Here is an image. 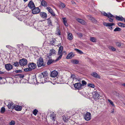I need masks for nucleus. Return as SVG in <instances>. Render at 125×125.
Wrapping results in <instances>:
<instances>
[{
    "mask_svg": "<svg viewBox=\"0 0 125 125\" xmlns=\"http://www.w3.org/2000/svg\"><path fill=\"white\" fill-rule=\"evenodd\" d=\"M40 75V76L39 77V79H40V82H38V83H44L48 82L47 80V78H48V73L46 71L42 73L41 75ZM33 80L34 83L37 82L36 78H34Z\"/></svg>",
    "mask_w": 125,
    "mask_h": 125,
    "instance_id": "f257e3e1",
    "label": "nucleus"
},
{
    "mask_svg": "<svg viewBox=\"0 0 125 125\" xmlns=\"http://www.w3.org/2000/svg\"><path fill=\"white\" fill-rule=\"evenodd\" d=\"M37 63V65L38 67L44 66L45 65V64L44 63L43 59L42 57H40L38 59Z\"/></svg>",
    "mask_w": 125,
    "mask_h": 125,
    "instance_id": "f03ea898",
    "label": "nucleus"
},
{
    "mask_svg": "<svg viewBox=\"0 0 125 125\" xmlns=\"http://www.w3.org/2000/svg\"><path fill=\"white\" fill-rule=\"evenodd\" d=\"M103 25L106 27H109V28L110 30H112L113 28L112 26L115 25V24L113 23H107L106 22H104L103 23Z\"/></svg>",
    "mask_w": 125,
    "mask_h": 125,
    "instance_id": "7ed1b4c3",
    "label": "nucleus"
},
{
    "mask_svg": "<svg viewBox=\"0 0 125 125\" xmlns=\"http://www.w3.org/2000/svg\"><path fill=\"white\" fill-rule=\"evenodd\" d=\"M100 94L98 92H94L93 93V98L95 100H97L99 99Z\"/></svg>",
    "mask_w": 125,
    "mask_h": 125,
    "instance_id": "20e7f679",
    "label": "nucleus"
},
{
    "mask_svg": "<svg viewBox=\"0 0 125 125\" xmlns=\"http://www.w3.org/2000/svg\"><path fill=\"white\" fill-rule=\"evenodd\" d=\"M91 114L89 112H87L84 115V119L86 121H89L91 119Z\"/></svg>",
    "mask_w": 125,
    "mask_h": 125,
    "instance_id": "39448f33",
    "label": "nucleus"
},
{
    "mask_svg": "<svg viewBox=\"0 0 125 125\" xmlns=\"http://www.w3.org/2000/svg\"><path fill=\"white\" fill-rule=\"evenodd\" d=\"M56 53V51L53 49H52L50 50V53L48 54L47 55V57L49 58H51L52 55L55 54Z\"/></svg>",
    "mask_w": 125,
    "mask_h": 125,
    "instance_id": "423d86ee",
    "label": "nucleus"
},
{
    "mask_svg": "<svg viewBox=\"0 0 125 125\" xmlns=\"http://www.w3.org/2000/svg\"><path fill=\"white\" fill-rule=\"evenodd\" d=\"M19 63L21 66H25L27 63V60L25 59H23L20 60L19 62Z\"/></svg>",
    "mask_w": 125,
    "mask_h": 125,
    "instance_id": "0eeeda50",
    "label": "nucleus"
},
{
    "mask_svg": "<svg viewBox=\"0 0 125 125\" xmlns=\"http://www.w3.org/2000/svg\"><path fill=\"white\" fill-rule=\"evenodd\" d=\"M8 108L12 109H14L15 105L12 102L9 103L8 105H7Z\"/></svg>",
    "mask_w": 125,
    "mask_h": 125,
    "instance_id": "6e6552de",
    "label": "nucleus"
},
{
    "mask_svg": "<svg viewBox=\"0 0 125 125\" xmlns=\"http://www.w3.org/2000/svg\"><path fill=\"white\" fill-rule=\"evenodd\" d=\"M82 86V84L80 83H76L74 84V86L75 88L78 90L81 89Z\"/></svg>",
    "mask_w": 125,
    "mask_h": 125,
    "instance_id": "1a4fd4ad",
    "label": "nucleus"
},
{
    "mask_svg": "<svg viewBox=\"0 0 125 125\" xmlns=\"http://www.w3.org/2000/svg\"><path fill=\"white\" fill-rule=\"evenodd\" d=\"M5 67L6 70L8 71L11 70L13 68L12 65L10 63L7 64L5 65Z\"/></svg>",
    "mask_w": 125,
    "mask_h": 125,
    "instance_id": "9d476101",
    "label": "nucleus"
},
{
    "mask_svg": "<svg viewBox=\"0 0 125 125\" xmlns=\"http://www.w3.org/2000/svg\"><path fill=\"white\" fill-rule=\"evenodd\" d=\"M40 11V9L38 7H35L32 9V12L34 14H38Z\"/></svg>",
    "mask_w": 125,
    "mask_h": 125,
    "instance_id": "9b49d317",
    "label": "nucleus"
},
{
    "mask_svg": "<svg viewBox=\"0 0 125 125\" xmlns=\"http://www.w3.org/2000/svg\"><path fill=\"white\" fill-rule=\"evenodd\" d=\"M28 6L31 10L35 7L34 3L32 1H30L28 5Z\"/></svg>",
    "mask_w": 125,
    "mask_h": 125,
    "instance_id": "f8f14e48",
    "label": "nucleus"
},
{
    "mask_svg": "<svg viewBox=\"0 0 125 125\" xmlns=\"http://www.w3.org/2000/svg\"><path fill=\"white\" fill-rule=\"evenodd\" d=\"M29 68L32 70V69H35L36 66V64L33 63H29L28 65Z\"/></svg>",
    "mask_w": 125,
    "mask_h": 125,
    "instance_id": "ddd939ff",
    "label": "nucleus"
},
{
    "mask_svg": "<svg viewBox=\"0 0 125 125\" xmlns=\"http://www.w3.org/2000/svg\"><path fill=\"white\" fill-rule=\"evenodd\" d=\"M102 14L104 16L107 17L108 18H113V17H115L113 15L110 13H106L104 11L103 12Z\"/></svg>",
    "mask_w": 125,
    "mask_h": 125,
    "instance_id": "4468645a",
    "label": "nucleus"
},
{
    "mask_svg": "<svg viewBox=\"0 0 125 125\" xmlns=\"http://www.w3.org/2000/svg\"><path fill=\"white\" fill-rule=\"evenodd\" d=\"M58 74V72L54 70L51 73L50 76L52 77H56Z\"/></svg>",
    "mask_w": 125,
    "mask_h": 125,
    "instance_id": "2eb2a0df",
    "label": "nucleus"
},
{
    "mask_svg": "<svg viewBox=\"0 0 125 125\" xmlns=\"http://www.w3.org/2000/svg\"><path fill=\"white\" fill-rule=\"evenodd\" d=\"M91 75L94 78L99 79L100 78V76L96 72L92 73L91 74Z\"/></svg>",
    "mask_w": 125,
    "mask_h": 125,
    "instance_id": "dca6fc26",
    "label": "nucleus"
},
{
    "mask_svg": "<svg viewBox=\"0 0 125 125\" xmlns=\"http://www.w3.org/2000/svg\"><path fill=\"white\" fill-rule=\"evenodd\" d=\"M22 107L21 106L18 105H15V106L14 109L16 111H21L22 109Z\"/></svg>",
    "mask_w": 125,
    "mask_h": 125,
    "instance_id": "f3484780",
    "label": "nucleus"
},
{
    "mask_svg": "<svg viewBox=\"0 0 125 125\" xmlns=\"http://www.w3.org/2000/svg\"><path fill=\"white\" fill-rule=\"evenodd\" d=\"M74 55L73 52H71L69 53L67 55L66 58L67 59H70L72 58L74 56Z\"/></svg>",
    "mask_w": 125,
    "mask_h": 125,
    "instance_id": "a211bd4d",
    "label": "nucleus"
},
{
    "mask_svg": "<svg viewBox=\"0 0 125 125\" xmlns=\"http://www.w3.org/2000/svg\"><path fill=\"white\" fill-rule=\"evenodd\" d=\"M40 14L41 17L43 19H45L47 18V14L45 13L41 12Z\"/></svg>",
    "mask_w": 125,
    "mask_h": 125,
    "instance_id": "6ab92c4d",
    "label": "nucleus"
},
{
    "mask_svg": "<svg viewBox=\"0 0 125 125\" xmlns=\"http://www.w3.org/2000/svg\"><path fill=\"white\" fill-rule=\"evenodd\" d=\"M46 9L48 11L51 13L52 15L54 16H55V14L53 12V10L50 7H48Z\"/></svg>",
    "mask_w": 125,
    "mask_h": 125,
    "instance_id": "aec40b11",
    "label": "nucleus"
},
{
    "mask_svg": "<svg viewBox=\"0 0 125 125\" xmlns=\"http://www.w3.org/2000/svg\"><path fill=\"white\" fill-rule=\"evenodd\" d=\"M50 118L53 121H55L56 119V115L53 113H52L50 115Z\"/></svg>",
    "mask_w": 125,
    "mask_h": 125,
    "instance_id": "412c9836",
    "label": "nucleus"
},
{
    "mask_svg": "<svg viewBox=\"0 0 125 125\" xmlns=\"http://www.w3.org/2000/svg\"><path fill=\"white\" fill-rule=\"evenodd\" d=\"M116 20L118 21H122L124 19V18L122 16L121 17L116 16L115 17Z\"/></svg>",
    "mask_w": 125,
    "mask_h": 125,
    "instance_id": "4be33fe9",
    "label": "nucleus"
},
{
    "mask_svg": "<svg viewBox=\"0 0 125 125\" xmlns=\"http://www.w3.org/2000/svg\"><path fill=\"white\" fill-rule=\"evenodd\" d=\"M41 5L44 7L47 6V3L46 1L44 0H42L41 1Z\"/></svg>",
    "mask_w": 125,
    "mask_h": 125,
    "instance_id": "5701e85b",
    "label": "nucleus"
},
{
    "mask_svg": "<svg viewBox=\"0 0 125 125\" xmlns=\"http://www.w3.org/2000/svg\"><path fill=\"white\" fill-rule=\"evenodd\" d=\"M63 21V22L64 25L66 26H68V24L67 22V21L66 20V18H62Z\"/></svg>",
    "mask_w": 125,
    "mask_h": 125,
    "instance_id": "b1692460",
    "label": "nucleus"
},
{
    "mask_svg": "<svg viewBox=\"0 0 125 125\" xmlns=\"http://www.w3.org/2000/svg\"><path fill=\"white\" fill-rule=\"evenodd\" d=\"M77 20L79 22L83 24H85V21L82 19L78 18L77 19Z\"/></svg>",
    "mask_w": 125,
    "mask_h": 125,
    "instance_id": "393cba45",
    "label": "nucleus"
},
{
    "mask_svg": "<svg viewBox=\"0 0 125 125\" xmlns=\"http://www.w3.org/2000/svg\"><path fill=\"white\" fill-rule=\"evenodd\" d=\"M63 49V47L62 46H61L59 48L58 54H59L61 53H63L62 52Z\"/></svg>",
    "mask_w": 125,
    "mask_h": 125,
    "instance_id": "a878e982",
    "label": "nucleus"
},
{
    "mask_svg": "<svg viewBox=\"0 0 125 125\" xmlns=\"http://www.w3.org/2000/svg\"><path fill=\"white\" fill-rule=\"evenodd\" d=\"M56 40L54 38H52L50 41V44L51 45H54L55 44V41Z\"/></svg>",
    "mask_w": 125,
    "mask_h": 125,
    "instance_id": "bb28decb",
    "label": "nucleus"
},
{
    "mask_svg": "<svg viewBox=\"0 0 125 125\" xmlns=\"http://www.w3.org/2000/svg\"><path fill=\"white\" fill-rule=\"evenodd\" d=\"M73 37L71 33H69L68 35V39L69 40H72L73 39Z\"/></svg>",
    "mask_w": 125,
    "mask_h": 125,
    "instance_id": "cd10ccee",
    "label": "nucleus"
},
{
    "mask_svg": "<svg viewBox=\"0 0 125 125\" xmlns=\"http://www.w3.org/2000/svg\"><path fill=\"white\" fill-rule=\"evenodd\" d=\"M71 62L73 64H77L79 62V61L76 60H73L71 61Z\"/></svg>",
    "mask_w": 125,
    "mask_h": 125,
    "instance_id": "c85d7f7f",
    "label": "nucleus"
},
{
    "mask_svg": "<svg viewBox=\"0 0 125 125\" xmlns=\"http://www.w3.org/2000/svg\"><path fill=\"white\" fill-rule=\"evenodd\" d=\"M12 64L15 67H17L19 66V63L18 62H13L12 63Z\"/></svg>",
    "mask_w": 125,
    "mask_h": 125,
    "instance_id": "c756f323",
    "label": "nucleus"
},
{
    "mask_svg": "<svg viewBox=\"0 0 125 125\" xmlns=\"http://www.w3.org/2000/svg\"><path fill=\"white\" fill-rule=\"evenodd\" d=\"M90 41L93 42H96L97 39L93 37H91L90 38Z\"/></svg>",
    "mask_w": 125,
    "mask_h": 125,
    "instance_id": "7c9ffc66",
    "label": "nucleus"
},
{
    "mask_svg": "<svg viewBox=\"0 0 125 125\" xmlns=\"http://www.w3.org/2000/svg\"><path fill=\"white\" fill-rule=\"evenodd\" d=\"M118 25L120 26L123 27H125V24L121 22H118L117 23Z\"/></svg>",
    "mask_w": 125,
    "mask_h": 125,
    "instance_id": "2f4dec72",
    "label": "nucleus"
},
{
    "mask_svg": "<svg viewBox=\"0 0 125 125\" xmlns=\"http://www.w3.org/2000/svg\"><path fill=\"white\" fill-rule=\"evenodd\" d=\"M47 20H48L47 24H48V25L49 26H53L52 25V23L51 21L49 19H47Z\"/></svg>",
    "mask_w": 125,
    "mask_h": 125,
    "instance_id": "473e14b6",
    "label": "nucleus"
},
{
    "mask_svg": "<svg viewBox=\"0 0 125 125\" xmlns=\"http://www.w3.org/2000/svg\"><path fill=\"white\" fill-rule=\"evenodd\" d=\"M59 6L60 8H63L65 6V4L62 3H61L59 4Z\"/></svg>",
    "mask_w": 125,
    "mask_h": 125,
    "instance_id": "72a5a7b5",
    "label": "nucleus"
},
{
    "mask_svg": "<svg viewBox=\"0 0 125 125\" xmlns=\"http://www.w3.org/2000/svg\"><path fill=\"white\" fill-rule=\"evenodd\" d=\"M62 54L63 53H61V54H59V55H60L56 59V61H57L60 59L62 56Z\"/></svg>",
    "mask_w": 125,
    "mask_h": 125,
    "instance_id": "f704fd0d",
    "label": "nucleus"
},
{
    "mask_svg": "<svg viewBox=\"0 0 125 125\" xmlns=\"http://www.w3.org/2000/svg\"><path fill=\"white\" fill-rule=\"evenodd\" d=\"M38 111L36 109H35L33 111L32 113L35 115H36L37 114Z\"/></svg>",
    "mask_w": 125,
    "mask_h": 125,
    "instance_id": "c9c22d12",
    "label": "nucleus"
},
{
    "mask_svg": "<svg viewBox=\"0 0 125 125\" xmlns=\"http://www.w3.org/2000/svg\"><path fill=\"white\" fill-rule=\"evenodd\" d=\"M15 124V122L13 120H11V122L9 123V125H14Z\"/></svg>",
    "mask_w": 125,
    "mask_h": 125,
    "instance_id": "e433bc0d",
    "label": "nucleus"
},
{
    "mask_svg": "<svg viewBox=\"0 0 125 125\" xmlns=\"http://www.w3.org/2000/svg\"><path fill=\"white\" fill-rule=\"evenodd\" d=\"M74 50H75L77 52L80 54H82L83 53V52L82 51L78 49H75Z\"/></svg>",
    "mask_w": 125,
    "mask_h": 125,
    "instance_id": "4c0bfd02",
    "label": "nucleus"
},
{
    "mask_svg": "<svg viewBox=\"0 0 125 125\" xmlns=\"http://www.w3.org/2000/svg\"><path fill=\"white\" fill-rule=\"evenodd\" d=\"M53 61L52 59H50L47 62V64L48 65H50L53 62Z\"/></svg>",
    "mask_w": 125,
    "mask_h": 125,
    "instance_id": "58836bf2",
    "label": "nucleus"
},
{
    "mask_svg": "<svg viewBox=\"0 0 125 125\" xmlns=\"http://www.w3.org/2000/svg\"><path fill=\"white\" fill-rule=\"evenodd\" d=\"M121 30V29L118 27H116L114 30V31H120Z\"/></svg>",
    "mask_w": 125,
    "mask_h": 125,
    "instance_id": "ea45409f",
    "label": "nucleus"
},
{
    "mask_svg": "<svg viewBox=\"0 0 125 125\" xmlns=\"http://www.w3.org/2000/svg\"><path fill=\"white\" fill-rule=\"evenodd\" d=\"M63 120L65 122H67L68 121V118L66 117L65 116H62Z\"/></svg>",
    "mask_w": 125,
    "mask_h": 125,
    "instance_id": "a19ab883",
    "label": "nucleus"
},
{
    "mask_svg": "<svg viewBox=\"0 0 125 125\" xmlns=\"http://www.w3.org/2000/svg\"><path fill=\"white\" fill-rule=\"evenodd\" d=\"M31 70H32L29 68L24 69V71L25 72L30 71H31Z\"/></svg>",
    "mask_w": 125,
    "mask_h": 125,
    "instance_id": "79ce46f5",
    "label": "nucleus"
},
{
    "mask_svg": "<svg viewBox=\"0 0 125 125\" xmlns=\"http://www.w3.org/2000/svg\"><path fill=\"white\" fill-rule=\"evenodd\" d=\"M109 48L110 49H111L112 51H115L116 50V49L115 48L112 46H110L109 47Z\"/></svg>",
    "mask_w": 125,
    "mask_h": 125,
    "instance_id": "37998d69",
    "label": "nucleus"
},
{
    "mask_svg": "<svg viewBox=\"0 0 125 125\" xmlns=\"http://www.w3.org/2000/svg\"><path fill=\"white\" fill-rule=\"evenodd\" d=\"M108 101L109 102L110 104L112 105L113 106H115L114 105L113 103V102H112V101L110 99H108Z\"/></svg>",
    "mask_w": 125,
    "mask_h": 125,
    "instance_id": "c03bdc74",
    "label": "nucleus"
},
{
    "mask_svg": "<svg viewBox=\"0 0 125 125\" xmlns=\"http://www.w3.org/2000/svg\"><path fill=\"white\" fill-rule=\"evenodd\" d=\"M82 86H83L84 85H86V81L84 80L82 81Z\"/></svg>",
    "mask_w": 125,
    "mask_h": 125,
    "instance_id": "a18cd8bd",
    "label": "nucleus"
},
{
    "mask_svg": "<svg viewBox=\"0 0 125 125\" xmlns=\"http://www.w3.org/2000/svg\"><path fill=\"white\" fill-rule=\"evenodd\" d=\"M5 111V109L4 107H2L1 109V113H3Z\"/></svg>",
    "mask_w": 125,
    "mask_h": 125,
    "instance_id": "49530a36",
    "label": "nucleus"
},
{
    "mask_svg": "<svg viewBox=\"0 0 125 125\" xmlns=\"http://www.w3.org/2000/svg\"><path fill=\"white\" fill-rule=\"evenodd\" d=\"M88 86L91 87L92 88H94V84H92L91 83H89L88 84Z\"/></svg>",
    "mask_w": 125,
    "mask_h": 125,
    "instance_id": "de8ad7c7",
    "label": "nucleus"
},
{
    "mask_svg": "<svg viewBox=\"0 0 125 125\" xmlns=\"http://www.w3.org/2000/svg\"><path fill=\"white\" fill-rule=\"evenodd\" d=\"M57 33L56 34L59 35H61V32L59 30H57L56 31Z\"/></svg>",
    "mask_w": 125,
    "mask_h": 125,
    "instance_id": "09e8293b",
    "label": "nucleus"
},
{
    "mask_svg": "<svg viewBox=\"0 0 125 125\" xmlns=\"http://www.w3.org/2000/svg\"><path fill=\"white\" fill-rule=\"evenodd\" d=\"M109 18L108 20L110 22H112L113 21V19L112 18H111V17L108 18Z\"/></svg>",
    "mask_w": 125,
    "mask_h": 125,
    "instance_id": "8fccbe9b",
    "label": "nucleus"
},
{
    "mask_svg": "<svg viewBox=\"0 0 125 125\" xmlns=\"http://www.w3.org/2000/svg\"><path fill=\"white\" fill-rule=\"evenodd\" d=\"M71 78H72L73 80L75 79V76L73 74H72L71 76Z\"/></svg>",
    "mask_w": 125,
    "mask_h": 125,
    "instance_id": "3c124183",
    "label": "nucleus"
},
{
    "mask_svg": "<svg viewBox=\"0 0 125 125\" xmlns=\"http://www.w3.org/2000/svg\"><path fill=\"white\" fill-rule=\"evenodd\" d=\"M116 45L118 47H119L121 46V43L119 42H116Z\"/></svg>",
    "mask_w": 125,
    "mask_h": 125,
    "instance_id": "603ef678",
    "label": "nucleus"
},
{
    "mask_svg": "<svg viewBox=\"0 0 125 125\" xmlns=\"http://www.w3.org/2000/svg\"><path fill=\"white\" fill-rule=\"evenodd\" d=\"M14 72L16 73H20L22 72V71L21 70H16L14 71Z\"/></svg>",
    "mask_w": 125,
    "mask_h": 125,
    "instance_id": "864d4df0",
    "label": "nucleus"
},
{
    "mask_svg": "<svg viewBox=\"0 0 125 125\" xmlns=\"http://www.w3.org/2000/svg\"><path fill=\"white\" fill-rule=\"evenodd\" d=\"M6 47L9 49H11L12 48V47L11 46H10V45H6Z\"/></svg>",
    "mask_w": 125,
    "mask_h": 125,
    "instance_id": "5fc2aeb1",
    "label": "nucleus"
},
{
    "mask_svg": "<svg viewBox=\"0 0 125 125\" xmlns=\"http://www.w3.org/2000/svg\"><path fill=\"white\" fill-rule=\"evenodd\" d=\"M79 36L80 37H81L83 36V35L82 33H79L78 34Z\"/></svg>",
    "mask_w": 125,
    "mask_h": 125,
    "instance_id": "6e6d98bb",
    "label": "nucleus"
},
{
    "mask_svg": "<svg viewBox=\"0 0 125 125\" xmlns=\"http://www.w3.org/2000/svg\"><path fill=\"white\" fill-rule=\"evenodd\" d=\"M24 76V75L23 74H20V76L19 77H20V78H23Z\"/></svg>",
    "mask_w": 125,
    "mask_h": 125,
    "instance_id": "4d7b16f0",
    "label": "nucleus"
},
{
    "mask_svg": "<svg viewBox=\"0 0 125 125\" xmlns=\"http://www.w3.org/2000/svg\"><path fill=\"white\" fill-rule=\"evenodd\" d=\"M90 20H94V19L92 17H90Z\"/></svg>",
    "mask_w": 125,
    "mask_h": 125,
    "instance_id": "13d9d810",
    "label": "nucleus"
},
{
    "mask_svg": "<svg viewBox=\"0 0 125 125\" xmlns=\"http://www.w3.org/2000/svg\"><path fill=\"white\" fill-rule=\"evenodd\" d=\"M21 45L18 44L17 45V46L18 48H20V47H21Z\"/></svg>",
    "mask_w": 125,
    "mask_h": 125,
    "instance_id": "bf43d9fd",
    "label": "nucleus"
},
{
    "mask_svg": "<svg viewBox=\"0 0 125 125\" xmlns=\"http://www.w3.org/2000/svg\"><path fill=\"white\" fill-rule=\"evenodd\" d=\"M4 73V72L0 71V74H3Z\"/></svg>",
    "mask_w": 125,
    "mask_h": 125,
    "instance_id": "052dcab7",
    "label": "nucleus"
},
{
    "mask_svg": "<svg viewBox=\"0 0 125 125\" xmlns=\"http://www.w3.org/2000/svg\"><path fill=\"white\" fill-rule=\"evenodd\" d=\"M61 43H59L58 44V45H57V46H61Z\"/></svg>",
    "mask_w": 125,
    "mask_h": 125,
    "instance_id": "680f3d73",
    "label": "nucleus"
},
{
    "mask_svg": "<svg viewBox=\"0 0 125 125\" xmlns=\"http://www.w3.org/2000/svg\"><path fill=\"white\" fill-rule=\"evenodd\" d=\"M20 74H17L16 75V76H20Z\"/></svg>",
    "mask_w": 125,
    "mask_h": 125,
    "instance_id": "e2e57ef3",
    "label": "nucleus"
},
{
    "mask_svg": "<svg viewBox=\"0 0 125 125\" xmlns=\"http://www.w3.org/2000/svg\"><path fill=\"white\" fill-rule=\"evenodd\" d=\"M3 79V78L2 77H0V80H2Z\"/></svg>",
    "mask_w": 125,
    "mask_h": 125,
    "instance_id": "0e129e2a",
    "label": "nucleus"
},
{
    "mask_svg": "<svg viewBox=\"0 0 125 125\" xmlns=\"http://www.w3.org/2000/svg\"><path fill=\"white\" fill-rule=\"evenodd\" d=\"M122 85L124 86H125V83L123 84Z\"/></svg>",
    "mask_w": 125,
    "mask_h": 125,
    "instance_id": "69168bd1",
    "label": "nucleus"
},
{
    "mask_svg": "<svg viewBox=\"0 0 125 125\" xmlns=\"http://www.w3.org/2000/svg\"><path fill=\"white\" fill-rule=\"evenodd\" d=\"M25 2H26L28 0H23Z\"/></svg>",
    "mask_w": 125,
    "mask_h": 125,
    "instance_id": "338daca9",
    "label": "nucleus"
},
{
    "mask_svg": "<svg viewBox=\"0 0 125 125\" xmlns=\"http://www.w3.org/2000/svg\"><path fill=\"white\" fill-rule=\"evenodd\" d=\"M63 52L64 53H65V54H66V51H64Z\"/></svg>",
    "mask_w": 125,
    "mask_h": 125,
    "instance_id": "774afa93",
    "label": "nucleus"
}]
</instances>
